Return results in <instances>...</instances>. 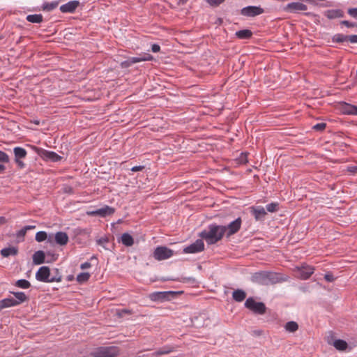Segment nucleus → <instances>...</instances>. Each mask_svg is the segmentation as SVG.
<instances>
[{"instance_id":"f257e3e1","label":"nucleus","mask_w":357,"mask_h":357,"mask_svg":"<svg viewBox=\"0 0 357 357\" xmlns=\"http://www.w3.org/2000/svg\"><path fill=\"white\" fill-rule=\"evenodd\" d=\"M226 233V227L211 224L206 229L203 230L199 236L206 241L208 245H213L220 241Z\"/></svg>"},{"instance_id":"f03ea898","label":"nucleus","mask_w":357,"mask_h":357,"mask_svg":"<svg viewBox=\"0 0 357 357\" xmlns=\"http://www.w3.org/2000/svg\"><path fill=\"white\" fill-rule=\"evenodd\" d=\"M121 349L116 346L98 347L93 349L90 356L91 357H118Z\"/></svg>"},{"instance_id":"7ed1b4c3","label":"nucleus","mask_w":357,"mask_h":357,"mask_svg":"<svg viewBox=\"0 0 357 357\" xmlns=\"http://www.w3.org/2000/svg\"><path fill=\"white\" fill-rule=\"evenodd\" d=\"M245 307L257 314H264L266 311L265 304L263 302H257L252 297L247 298Z\"/></svg>"},{"instance_id":"20e7f679","label":"nucleus","mask_w":357,"mask_h":357,"mask_svg":"<svg viewBox=\"0 0 357 357\" xmlns=\"http://www.w3.org/2000/svg\"><path fill=\"white\" fill-rule=\"evenodd\" d=\"M173 255L174 251L166 246H158L153 253V257L158 261L167 259Z\"/></svg>"},{"instance_id":"39448f33","label":"nucleus","mask_w":357,"mask_h":357,"mask_svg":"<svg viewBox=\"0 0 357 357\" xmlns=\"http://www.w3.org/2000/svg\"><path fill=\"white\" fill-rule=\"evenodd\" d=\"M13 153L15 155V162L17 164V167L20 169H24L26 167V165L22 159L26 157L27 151L22 147L16 146L13 149Z\"/></svg>"},{"instance_id":"423d86ee","label":"nucleus","mask_w":357,"mask_h":357,"mask_svg":"<svg viewBox=\"0 0 357 357\" xmlns=\"http://www.w3.org/2000/svg\"><path fill=\"white\" fill-rule=\"evenodd\" d=\"M153 59V56L150 54H144L143 56L140 57H130L128 59L122 61L120 63V66L122 68H127L131 66L132 64L139 63L141 61H152Z\"/></svg>"},{"instance_id":"0eeeda50","label":"nucleus","mask_w":357,"mask_h":357,"mask_svg":"<svg viewBox=\"0 0 357 357\" xmlns=\"http://www.w3.org/2000/svg\"><path fill=\"white\" fill-rule=\"evenodd\" d=\"M264 13V8H262L261 6H248L244 7L240 11L241 15L245 17H251L259 15L261 14H263Z\"/></svg>"},{"instance_id":"6e6552de","label":"nucleus","mask_w":357,"mask_h":357,"mask_svg":"<svg viewBox=\"0 0 357 357\" xmlns=\"http://www.w3.org/2000/svg\"><path fill=\"white\" fill-rule=\"evenodd\" d=\"M307 6L301 2H291L283 8L284 12L289 13H300L301 11L307 10Z\"/></svg>"},{"instance_id":"1a4fd4ad","label":"nucleus","mask_w":357,"mask_h":357,"mask_svg":"<svg viewBox=\"0 0 357 357\" xmlns=\"http://www.w3.org/2000/svg\"><path fill=\"white\" fill-rule=\"evenodd\" d=\"M174 291H158L152 293L150 295V298L153 301H169L175 295Z\"/></svg>"},{"instance_id":"9d476101","label":"nucleus","mask_w":357,"mask_h":357,"mask_svg":"<svg viewBox=\"0 0 357 357\" xmlns=\"http://www.w3.org/2000/svg\"><path fill=\"white\" fill-rule=\"evenodd\" d=\"M287 280V277L275 272L267 271L266 285L268 284H277Z\"/></svg>"},{"instance_id":"9b49d317","label":"nucleus","mask_w":357,"mask_h":357,"mask_svg":"<svg viewBox=\"0 0 357 357\" xmlns=\"http://www.w3.org/2000/svg\"><path fill=\"white\" fill-rule=\"evenodd\" d=\"M204 250V243L202 239H197L195 242L183 249L184 253L193 254L202 252Z\"/></svg>"},{"instance_id":"f8f14e48","label":"nucleus","mask_w":357,"mask_h":357,"mask_svg":"<svg viewBox=\"0 0 357 357\" xmlns=\"http://www.w3.org/2000/svg\"><path fill=\"white\" fill-rule=\"evenodd\" d=\"M50 270L47 266H42L36 273V278L37 280L43 282H53V279H50Z\"/></svg>"},{"instance_id":"ddd939ff","label":"nucleus","mask_w":357,"mask_h":357,"mask_svg":"<svg viewBox=\"0 0 357 357\" xmlns=\"http://www.w3.org/2000/svg\"><path fill=\"white\" fill-rule=\"evenodd\" d=\"M242 224V220L241 218H238L231 222H230L226 227V236L229 237L235 234H236L241 229Z\"/></svg>"},{"instance_id":"4468645a","label":"nucleus","mask_w":357,"mask_h":357,"mask_svg":"<svg viewBox=\"0 0 357 357\" xmlns=\"http://www.w3.org/2000/svg\"><path fill=\"white\" fill-rule=\"evenodd\" d=\"M299 277L302 280H307L314 273L315 268L306 264H303L301 266L296 267Z\"/></svg>"},{"instance_id":"2eb2a0df","label":"nucleus","mask_w":357,"mask_h":357,"mask_svg":"<svg viewBox=\"0 0 357 357\" xmlns=\"http://www.w3.org/2000/svg\"><path fill=\"white\" fill-rule=\"evenodd\" d=\"M250 210L256 220H264L267 215L265 208L261 206H252Z\"/></svg>"},{"instance_id":"dca6fc26","label":"nucleus","mask_w":357,"mask_h":357,"mask_svg":"<svg viewBox=\"0 0 357 357\" xmlns=\"http://www.w3.org/2000/svg\"><path fill=\"white\" fill-rule=\"evenodd\" d=\"M79 2L76 0L70 1L60 6V10L63 13H73L79 6Z\"/></svg>"},{"instance_id":"f3484780","label":"nucleus","mask_w":357,"mask_h":357,"mask_svg":"<svg viewBox=\"0 0 357 357\" xmlns=\"http://www.w3.org/2000/svg\"><path fill=\"white\" fill-rule=\"evenodd\" d=\"M324 15L329 20L341 18L344 17V12L341 9H331L326 10Z\"/></svg>"},{"instance_id":"a211bd4d","label":"nucleus","mask_w":357,"mask_h":357,"mask_svg":"<svg viewBox=\"0 0 357 357\" xmlns=\"http://www.w3.org/2000/svg\"><path fill=\"white\" fill-rule=\"evenodd\" d=\"M54 238L56 243L59 245H66L69 241L68 234L63 231L56 232Z\"/></svg>"},{"instance_id":"6ab92c4d","label":"nucleus","mask_w":357,"mask_h":357,"mask_svg":"<svg viewBox=\"0 0 357 357\" xmlns=\"http://www.w3.org/2000/svg\"><path fill=\"white\" fill-rule=\"evenodd\" d=\"M267 271H259L255 273L252 276V281L261 284L266 285Z\"/></svg>"},{"instance_id":"aec40b11","label":"nucleus","mask_w":357,"mask_h":357,"mask_svg":"<svg viewBox=\"0 0 357 357\" xmlns=\"http://www.w3.org/2000/svg\"><path fill=\"white\" fill-rule=\"evenodd\" d=\"M42 156L44 158L50 160L52 162H58L61 159V157L59 155L56 153L47 150H43Z\"/></svg>"},{"instance_id":"412c9836","label":"nucleus","mask_w":357,"mask_h":357,"mask_svg":"<svg viewBox=\"0 0 357 357\" xmlns=\"http://www.w3.org/2000/svg\"><path fill=\"white\" fill-rule=\"evenodd\" d=\"M17 305L15 299L12 297L6 298L0 301V310Z\"/></svg>"},{"instance_id":"4be33fe9","label":"nucleus","mask_w":357,"mask_h":357,"mask_svg":"<svg viewBox=\"0 0 357 357\" xmlns=\"http://www.w3.org/2000/svg\"><path fill=\"white\" fill-rule=\"evenodd\" d=\"M176 347L174 346L165 345L162 348L159 349L155 352H154L153 355L158 356L161 355L169 354L171 352L176 351Z\"/></svg>"},{"instance_id":"5701e85b","label":"nucleus","mask_w":357,"mask_h":357,"mask_svg":"<svg viewBox=\"0 0 357 357\" xmlns=\"http://www.w3.org/2000/svg\"><path fill=\"white\" fill-rule=\"evenodd\" d=\"M18 253V248L17 247H9L3 248L1 250V255L3 257H8L10 256H15Z\"/></svg>"},{"instance_id":"b1692460","label":"nucleus","mask_w":357,"mask_h":357,"mask_svg":"<svg viewBox=\"0 0 357 357\" xmlns=\"http://www.w3.org/2000/svg\"><path fill=\"white\" fill-rule=\"evenodd\" d=\"M354 105L342 102L340 104V109L341 112L345 115H351L353 112Z\"/></svg>"},{"instance_id":"393cba45","label":"nucleus","mask_w":357,"mask_h":357,"mask_svg":"<svg viewBox=\"0 0 357 357\" xmlns=\"http://www.w3.org/2000/svg\"><path fill=\"white\" fill-rule=\"evenodd\" d=\"M45 255L43 251H36L33 255V261L35 264L39 265L45 262Z\"/></svg>"},{"instance_id":"a878e982","label":"nucleus","mask_w":357,"mask_h":357,"mask_svg":"<svg viewBox=\"0 0 357 357\" xmlns=\"http://www.w3.org/2000/svg\"><path fill=\"white\" fill-rule=\"evenodd\" d=\"M10 293L15 296V302L17 305L28 301V299H29L28 296L22 291H17V292L11 291Z\"/></svg>"},{"instance_id":"bb28decb","label":"nucleus","mask_w":357,"mask_h":357,"mask_svg":"<svg viewBox=\"0 0 357 357\" xmlns=\"http://www.w3.org/2000/svg\"><path fill=\"white\" fill-rule=\"evenodd\" d=\"M121 239L122 244L127 247L132 246L134 244V239L128 233H123L121 235Z\"/></svg>"},{"instance_id":"cd10ccee","label":"nucleus","mask_w":357,"mask_h":357,"mask_svg":"<svg viewBox=\"0 0 357 357\" xmlns=\"http://www.w3.org/2000/svg\"><path fill=\"white\" fill-rule=\"evenodd\" d=\"M246 297L245 292L242 289L234 290L232 293V298L236 302H242Z\"/></svg>"},{"instance_id":"c85d7f7f","label":"nucleus","mask_w":357,"mask_h":357,"mask_svg":"<svg viewBox=\"0 0 357 357\" xmlns=\"http://www.w3.org/2000/svg\"><path fill=\"white\" fill-rule=\"evenodd\" d=\"M99 216L105 218L107 215H111L114 213L115 209L109 206H105L104 207L99 208Z\"/></svg>"},{"instance_id":"c756f323","label":"nucleus","mask_w":357,"mask_h":357,"mask_svg":"<svg viewBox=\"0 0 357 357\" xmlns=\"http://www.w3.org/2000/svg\"><path fill=\"white\" fill-rule=\"evenodd\" d=\"M235 34L238 39H249L252 36V32L249 29L239 30Z\"/></svg>"},{"instance_id":"7c9ffc66","label":"nucleus","mask_w":357,"mask_h":357,"mask_svg":"<svg viewBox=\"0 0 357 357\" xmlns=\"http://www.w3.org/2000/svg\"><path fill=\"white\" fill-rule=\"evenodd\" d=\"M59 1H54L52 2H44L42 5V9L45 11H52L58 7Z\"/></svg>"},{"instance_id":"2f4dec72","label":"nucleus","mask_w":357,"mask_h":357,"mask_svg":"<svg viewBox=\"0 0 357 357\" xmlns=\"http://www.w3.org/2000/svg\"><path fill=\"white\" fill-rule=\"evenodd\" d=\"M26 19L29 22L39 24L43 22V17L41 14H33L28 15Z\"/></svg>"},{"instance_id":"473e14b6","label":"nucleus","mask_w":357,"mask_h":357,"mask_svg":"<svg viewBox=\"0 0 357 357\" xmlns=\"http://www.w3.org/2000/svg\"><path fill=\"white\" fill-rule=\"evenodd\" d=\"M333 347L338 351H345L348 347V344L343 340H335L333 342Z\"/></svg>"},{"instance_id":"72a5a7b5","label":"nucleus","mask_w":357,"mask_h":357,"mask_svg":"<svg viewBox=\"0 0 357 357\" xmlns=\"http://www.w3.org/2000/svg\"><path fill=\"white\" fill-rule=\"evenodd\" d=\"M35 228V225H26L17 232L16 236L17 238H22V240H24V237L26 235V231L28 230H31Z\"/></svg>"},{"instance_id":"f704fd0d","label":"nucleus","mask_w":357,"mask_h":357,"mask_svg":"<svg viewBox=\"0 0 357 357\" xmlns=\"http://www.w3.org/2000/svg\"><path fill=\"white\" fill-rule=\"evenodd\" d=\"M284 329L289 333H294L298 329V324L294 321H290L284 325Z\"/></svg>"},{"instance_id":"c9c22d12","label":"nucleus","mask_w":357,"mask_h":357,"mask_svg":"<svg viewBox=\"0 0 357 357\" xmlns=\"http://www.w3.org/2000/svg\"><path fill=\"white\" fill-rule=\"evenodd\" d=\"M91 277V274L87 272L80 273L77 275L76 280L79 284L87 282Z\"/></svg>"},{"instance_id":"e433bc0d","label":"nucleus","mask_w":357,"mask_h":357,"mask_svg":"<svg viewBox=\"0 0 357 357\" xmlns=\"http://www.w3.org/2000/svg\"><path fill=\"white\" fill-rule=\"evenodd\" d=\"M15 285L21 289H29L31 287V283L25 279H20L15 282Z\"/></svg>"},{"instance_id":"4c0bfd02","label":"nucleus","mask_w":357,"mask_h":357,"mask_svg":"<svg viewBox=\"0 0 357 357\" xmlns=\"http://www.w3.org/2000/svg\"><path fill=\"white\" fill-rule=\"evenodd\" d=\"M348 36L344 35L342 33H337L335 34L332 38V41L334 43H343L344 41H347Z\"/></svg>"},{"instance_id":"58836bf2","label":"nucleus","mask_w":357,"mask_h":357,"mask_svg":"<svg viewBox=\"0 0 357 357\" xmlns=\"http://www.w3.org/2000/svg\"><path fill=\"white\" fill-rule=\"evenodd\" d=\"M47 238V234L44 231H40L36 234V241L38 242H43Z\"/></svg>"},{"instance_id":"ea45409f","label":"nucleus","mask_w":357,"mask_h":357,"mask_svg":"<svg viewBox=\"0 0 357 357\" xmlns=\"http://www.w3.org/2000/svg\"><path fill=\"white\" fill-rule=\"evenodd\" d=\"M266 208L268 212L274 213L278 211V210L279 209V204L278 203L272 202L267 204Z\"/></svg>"},{"instance_id":"a19ab883","label":"nucleus","mask_w":357,"mask_h":357,"mask_svg":"<svg viewBox=\"0 0 357 357\" xmlns=\"http://www.w3.org/2000/svg\"><path fill=\"white\" fill-rule=\"evenodd\" d=\"M236 160L238 164H246L248 162V154L246 153H241Z\"/></svg>"},{"instance_id":"79ce46f5","label":"nucleus","mask_w":357,"mask_h":357,"mask_svg":"<svg viewBox=\"0 0 357 357\" xmlns=\"http://www.w3.org/2000/svg\"><path fill=\"white\" fill-rule=\"evenodd\" d=\"M132 310L129 309H120L116 311V314L119 317H123L125 314H132Z\"/></svg>"},{"instance_id":"37998d69","label":"nucleus","mask_w":357,"mask_h":357,"mask_svg":"<svg viewBox=\"0 0 357 357\" xmlns=\"http://www.w3.org/2000/svg\"><path fill=\"white\" fill-rule=\"evenodd\" d=\"M10 161L8 155L4 151H0V162L8 163Z\"/></svg>"},{"instance_id":"c03bdc74","label":"nucleus","mask_w":357,"mask_h":357,"mask_svg":"<svg viewBox=\"0 0 357 357\" xmlns=\"http://www.w3.org/2000/svg\"><path fill=\"white\" fill-rule=\"evenodd\" d=\"M326 127V123H319L313 126V129L316 131H323Z\"/></svg>"},{"instance_id":"a18cd8bd","label":"nucleus","mask_w":357,"mask_h":357,"mask_svg":"<svg viewBox=\"0 0 357 357\" xmlns=\"http://www.w3.org/2000/svg\"><path fill=\"white\" fill-rule=\"evenodd\" d=\"M347 13L353 18L357 20V8H350L347 10Z\"/></svg>"},{"instance_id":"49530a36","label":"nucleus","mask_w":357,"mask_h":357,"mask_svg":"<svg viewBox=\"0 0 357 357\" xmlns=\"http://www.w3.org/2000/svg\"><path fill=\"white\" fill-rule=\"evenodd\" d=\"M225 0H207V3L212 6H218L225 2Z\"/></svg>"},{"instance_id":"de8ad7c7","label":"nucleus","mask_w":357,"mask_h":357,"mask_svg":"<svg viewBox=\"0 0 357 357\" xmlns=\"http://www.w3.org/2000/svg\"><path fill=\"white\" fill-rule=\"evenodd\" d=\"M340 24L342 25H344L345 26H347V28H353V27H355L356 26V24L355 22H351L348 20H343V21H341L340 22Z\"/></svg>"},{"instance_id":"09e8293b","label":"nucleus","mask_w":357,"mask_h":357,"mask_svg":"<svg viewBox=\"0 0 357 357\" xmlns=\"http://www.w3.org/2000/svg\"><path fill=\"white\" fill-rule=\"evenodd\" d=\"M324 279L327 282H333L335 280V278L334 277L333 273L329 272V273H327L325 274Z\"/></svg>"},{"instance_id":"8fccbe9b","label":"nucleus","mask_w":357,"mask_h":357,"mask_svg":"<svg viewBox=\"0 0 357 357\" xmlns=\"http://www.w3.org/2000/svg\"><path fill=\"white\" fill-rule=\"evenodd\" d=\"M176 280L179 281V282H183V283H185V282L194 283L195 282V278H186V277L182 278L181 279Z\"/></svg>"},{"instance_id":"3c124183","label":"nucleus","mask_w":357,"mask_h":357,"mask_svg":"<svg viewBox=\"0 0 357 357\" xmlns=\"http://www.w3.org/2000/svg\"><path fill=\"white\" fill-rule=\"evenodd\" d=\"M347 171L351 174H357V166H348Z\"/></svg>"},{"instance_id":"603ef678","label":"nucleus","mask_w":357,"mask_h":357,"mask_svg":"<svg viewBox=\"0 0 357 357\" xmlns=\"http://www.w3.org/2000/svg\"><path fill=\"white\" fill-rule=\"evenodd\" d=\"M347 39V41H349L351 43H357V35L348 36Z\"/></svg>"},{"instance_id":"864d4df0","label":"nucleus","mask_w":357,"mask_h":357,"mask_svg":"<svg viewBox=\"0 0 357 357\" xmlns=\"http://www.w3.org/2000/svg\"><path fill=\"white\" fill-rule=\"evenodd\" d=\"M151 50L153 52L155 53L158 52L160 50V47L158 44H153L151 46Z\"/></svg>"},{"instance_id":"5fc2aeb1","label":"nucleus","mask_w":357,"mask_h":357,"mask_svg":"<svg viewBox=\"0 0 357 357\" xmlns=\"http://www.w3.org/2000/svg\"><path fill=\"white\" fill-rule=\"evenodd\" d=\"M144 169V166L143 165H139V166H135L131 168L132 172H139L142 171Z\"/></svg>"},{"instance_id":"6e6d98bb","label":"nucleus","mask_w":357,"mask_h":357,"mask_svg":"<svg viewBox=\"0 0 357 357\" xmlns=\"http://www.w3.org/2000/svg\"><path fill=\"white\" fill-rule=\"evenodd\" d=\"M86 214L89 216H96V215H99V210L97 209V210H95V211H87L86 212Z\"/></svg>"},{"instance_id":"4d7b16f0","label":"nucleus","mask_w":357,"mask_h":357,"mask_svg":"<svg viewBox=\"0 0 357 357\" xmlns=\"http://www.w3.org/2000/svg\"><path fill=\"white\" fill-rule=\"evenodd\" d=\"M91 266V263L89 261H86L81 264L80 268H81V269L84 270V269L89 268Z\"/></svg>"},{"instance_id":"13d9d810","label":"nucleus","mask_w":357,"mask_h":357,"mask_svg":"<svg viewBox=\"0 0 357 357\" xmlns=\"http://www.w3.org/2000/svg\"><path fill=\"white\" fill-rule=\"evenodd\" d=\"M303 15L305 16H307V17H312V16L315 17V16H317V15H315V14H314L313 13H311V12H305L303 13Z\"/></svg>"},{"instance_id":"bf43d9fd","label":"nucleus","mask_w":357,"mask_h":357,"mask_svg":"<svg viewBox=\"0 0 357 357\" xmlns=\"http://www.w3.org/2000/svg\"><path fill=\"white\" fill-rule=\"evenodd\" d=\"M351 115L357 116V106L354 105L353 112H352Z\"/></svg>"},{"instance_id":"052dcab7","label":"nucleus","mask_w":357,"mask_h":357,"mask_svg":"<svg viewBox=\"0 0 357 357\" xmlns=\"http://www.w3.org/2000/svg\"><path fill=\"white\" fill-rule=\"evenodd\" d=\"M5 169H6L5 165L3 164H0V173L1 174L3 173Z\"/></svg>"},{"instance_id":"680f3d73","label":"nucleus","mask_w":357,"mask_h":357,"mask_svg":"<svg viewBox=\"0 0 357 357\" xmlns=\"http://www.w3.org/2000/svg\"><path fill=\"white\" fill-rule=\"evenodd\" d=\"M255 333H256L257 335H261L262 331H255Z\"/></svg>"}]
</instances>
